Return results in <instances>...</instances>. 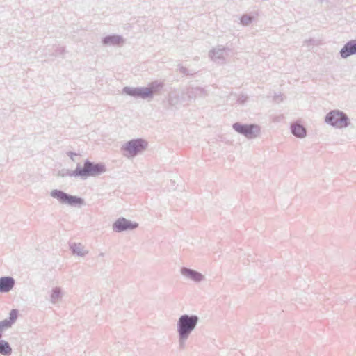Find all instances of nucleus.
Wrapping results in <instances>:
<instances>
[{
	"label": "nucleus",
	"mask_w": 356,
	"mask_h": 356,
	"mask_svg": "<svg viewBox=\"0 0 356 356\" xmlns=\"http://www.w3.org/2000/svg\"><path fill=\"white\" fill-rule=\"evenodd\" d=\"M122 92L127 95L143 99H149V95H151L146 87L126 86L122 89Z\"/></svg>",
	"instance_id": "obj_9"
},
{
	"label": "nucleus",
	"mask_w": 356,
	"mask_h": 356,
	"mask_svg": "<svg viewBox=\"0 0 356 356\" xmlns=\"http://www.w3.org/2000/svg\"><path fill=\"white\" fill-rule=\"evenodd\" d=\"M313 42V40H306L305 42Z\"/></svg>",
	"instance_id": "obj_28"
},
{
	"label": "nucleus",
	"mask_w": 356,
	"mask_h": 356,
	"mask_svg": "<svg viewBox=\"0 0 356 356\" xmlns=\"http://www.w3.org/2000/svg\"><path fill=\"white\" fill-rule=\"evenodd\" d=\"M179 71L180 73L183 74L185 76H190L194 74L195 72H191L188 69L184 66H179Z\"/></svg>",
	"instance_id": "obj_24"
},
{
	"label": "nucleus",
	"mask_w": 356,
	"mask_h": 356,
	"mask_svg": "<svg viewBox=\"0 0 356 356\" xmlns=\"http://www.w3.org/2000/svg\"><path fill=\"white\" fill-rule=\"evenodd\" d=\"M104 46H115L124 43L123 38L120 35H109L102 38Z\"/></svg>",
	"instance_id": "obj_15"
},
{
	"label": "nucleus",
	"mask_w": 356,
	"mask_h": 356,
	"mask_svg": "<svg viewBox=\"0 0 356 356\" xmlns=\"http://www.w3.org/2000/svg\"><path fill=\"white\" fill-rule=\"evenodd\" d=\"M17 315L18 311L17 309H12L10 312L9 318L0 321V339L3 337V333L11 327L12 325L15 322Z\"/></svg>",
	"instance_id": "obj_12"
},
{
	"label": "nucleus",
	"mask_w": 356,
	"mask_h": 356,
	"mask_svg": "<svg viewBox=\"0 0 356 356\" xmlns=\"http://www.w3.org/2000/svg\"><path fill=\"white\" fill-rule=\"evenodd\" d=\"M58 176L60 177H79V166L78 164L74 170H70L69 169L63 168L58 172Z\"/></svg>",
	"instance_id": "obj_20"
},
{
	"label": "nucleus",
	"mask_w": 356,
	"mask_h": 356,
	"mask_svg": "<svg viewBox=\"0 0 356 356\" xmlns=\"http://www.w3.org/2000/svg\"><path fill=\"white\" fill-rule=\"evenodd\" d=\"M209 90L206 87L199 86H190L185 92L189 102L194 101L197 98L204 99L209 96Z\"/></svg>",
	"instance_id": "obj_7"
},
{
	"label": "nucleus",
	"mask_w": 356,
	"mask_h": 356,
	"mask_svg": "<svg viewBox=\"0 0 356 356\" xmlns=\"http://www.w3.org/2000/svg\"><path fill=\"white\" fill-rule=\"evenodd\" d=\"M280 96H275V100L277 101L278 99H280Z\"/></svg>",
	"instance_id": "obj_27"
},
{
	"label": "nucleus",
	"mask_w": 356,
	"mask_h": 356,
	"mask_svg": "<svg viewBox=\"0 0 356 356\" xmlns=\"http://www.w3.org/2000/svg\"><path fill=\"white\" fill-rule=\"evenodd\" d=\"M100 257H104V254L103 252L100 253L99 254Z\"/></svg>",
	"instance_id": "obj_29"
},
{
	"label": "nucleus",
	"mask_w": 356,
	"mask_h": 356,
	"mask_svg": "<svg viewBox=\"0 0 356 356\" xmlns=\"http://www.w3.org/2000/svg\"><path fill=\"white\" fill-rule=\"evenodd\" d=\"M253 19H254V17L252 16H250L248 15H243L241 17V23L243 26H248L252 23V22L253 21Z\"/></svg>",
	"instance_id": "obj_23"
},
{
	"label": "nucleus",
	"mask_w": 356,
	"mask_h": 356,
	"mask_svg": "<svg viewBox=\"0 0 356 356\" xmlns=\"http://www.w3.org/2000/svg\"><path fill=\"white\" fill-rule=\"evenodd\" d=\"M79 177L87 179L90 177H97L106 171V165L102 163H94L88 159L83 162V165L78 163Z\"/></svg>",
	"instance_id": "obj_3"
},
{
	"label": "nucleus",
	"mask_w": 356,
	"mask_h": 356,
	"mask_svg": "<svg viewBox=\"0 0 356 356\" xmlns=\"http://www.w3.org/2000/svg\"><path fill=\"white\" fill-rule=\"evenodd\" d=\"M63 298V291L60 287H54L51 289L49 301L51 304L56 305Z\"/></svg>",
	"instance_id": "obj_18"
},
{
	"label": "nucleus",
	"mask_w": 356,
	"mask_h": 356,
	"mask_svg": "<svg viewBox=\"0 0 356 356\" xmlns=\"http://www.w3.org/2000/svg\"><path fill=\"white\" fill-rule=\"evenodd\" d=\"M230 49L220 45L217 46L209 51L208 56L210 59L216 63H224L226 61V56Z\"/></svg>",
	"instance_id": "obj_8"
},
{
	"label": "nucleus",
	"mask_w": 356,
	"mask_h": 356,
	"mask_svg": "<svg viewBox=\"0 0 356 356\" xmlns=\"http://www.w3.org/2000/svg\"><path fill=\"white\" fill-rule=\"evenodd\" d=\"M13 349L10 343L6 341L0 339V355L3 356H10Z\"/></svg>",
	"instance_id": "obj_21"
},
{
	"label": "nucleus",
	"mask_w": 356,
	"mask_h": 356,
	"mask_svg": "<svg viewBox=\"0 0 356 356\" xmlns=\"http://www.w3.org/2000/svg\"><path fill=\"white\" fill-rule=\"evenodd\" d=\"M180 273L185 279L196 283L201 282L205 279L204 275L201 273L188 267H181Z\"/></svg>",
	"instance_id": "obj_11"
},
{
	"label": "nucleus",
	"mask_w": 356,
	"mask_h": 356,
	"mask_svg": "<svg viewBox=\"0 0 356 356\" xmlns=\"http://www.w3.org/2000/svg\"><path fill=\"white\" fill-rule=\"evenodd\" d=\"M66 154L73 162L76 161L78 160V157L80 156V154L71 151L67 152Z\"/></svg>",
	"instance_id": "obj_26"
},
{
	"label": "nucleus",
	"mask_w": 356,
	"mask_h": 356,
	"mask_svg": "<svg viewBox=\"0 0 356 356\" xmlns=\"http://www.w3.org/2000/svg\"><path fill=\"white\" fill-rule=\"evenodd\" d=\"M248 96L247 95L241 94L238 97L237 102L240 104H244L245 103H246L248 102Z\"/></svg>",
	"instance_id": "obj_25"
},
{
	"label": "nucleus",
	"mask_w": 356,
	"mask_h": 356,
	"mask_svg": "<svg viewBox=\"0 0 356 356\" xmlns=\"http://www.w3.org/2000/svg\"><path fill=\"white\" fill-rule=\"evenodd\" d=\"M138 227L136 222H131L125 218L121 217L117 219L113 224V229L116 232L133 230Z\"/></svg>",
	"instance_id": "obj_10"
},
{
	"label": "nucleus",
	"mask_w": 356,
	"mask_h": 356,
	"mask_svg": "<svg viewBox=\"0 0 356 356\" xmlns=\"http://www.w3.org/2000/svg\"><path fill=\"white\" fill-rule=\"evenodd\" d=\"M342 58H347L356 54V40H351L346 42L339 51Z\"/></svg>",
	"instance_id": "obj_13"
},
{
	"label": "nucleus",
	"mask_w": 356,
	"mask_h": 356,
	"mask_svg": "<svg viewBox=\"0 0 356 356\" xmlns=\"http://www.w3.org/2000/svg\"><path fill=\"white\" fill-rule=\"evenodd\" d=\"M200 318L195 314L181 315L176 324L178 344L180 350L186 348V343L191 334L195 330Z\"/></svg>",
	"instance_id": "obj_1"
},
{
	"label": "nucleus",
	"mask_w": 356,
	"mask_h": 356,
	"mask_svg": "<svg viewBox=\"0 0 356 356\" xmlns=\"http://www.w3.org/2000/svg\"><path fill=\"white\" fill-rule=\"evenodd\" d=\"M70 248L73 254L79 257H84L88 253V251L85 250L81 243H71Z\"/></svg>",
	"instance_id": "obj_17"
},
{
	"label": "nucleus",
	"mask_w": 356,
	"mask_h": 356,
	"mask_svg": "<svg viewBox=\"0 0 356 356\" xmlns=\"http://www.w3.org/2000/svg\"><path fill=\"white\" fill-rule=\"evenodd\" d=\"M324 120L326 124L339 129L347 128L351 124L348 115L339 109L328 112Z\"/></svg>",
	"instance_id": "obj_2"
},
{
	"label": "nucleus",
	"mask_w": 356,
	"mask_h": 356,
	"mask_svg": "<svg viewBox=\"0 0 356 356\" xmlns=\"http://www.w3.org/2000/svg\"><path fill=\"white\" fill-rule=\"evenodd\" d=\"M15 279L10 276L0 277V293H8L15 286Z\"/></svg>",
	"instance_id": "obj_14"
},
{
	"label": "nucleus",
	"mask_w": 356,
	"mask_h": 356,
	"mask_svg": "<svg viewBox=\"0 0 356 356\" xmlns=\"http://www.w3.org/2000/svg\"><path fill=\"white\" fill-rule=\"evenodd\" d=\"M164 84L163 82L161 81H154L152 83H150L147 87H146L149 92H150V95H149V99H152V97H154V95L155 94H156L163 87Z\"/></svg>",
	"instance_id": "obj_19"
},
{
	"label": "nucleus",
	"mask_w": 356,
	"mask_h": 356,
	"mask_svg": "<svg viewBox=\"0 0 356 356\" xmlns=\"http://www.w3.org/2000/svg\"><path fill=\"white\" fill-rule=\"evenodd\" d=\"M50 195L60 203L72 207L81 206L84 204V200L81 197L70 195L58 189L52 190Z\"/></svg>",
	"instance_id": "obj_5"
},
{
	"label": "nucleus",
	"mask_w": 356,
	"mask_h": 356,
	"mask_svg": "<svg viewBox=\"0 0 356 356\" xmlns=\"http://www.w3.org/2000/svg\"><path fill=\"white\" fill-rule=\"evenodd\" d=\"M147 145V142L143 139H132L121 147V152L125 157L132 159L144 151Z\"/></svg>",
	"instance_id": "obj_4"
},
{
	"label": "nucleus",
	"mask_w": 356,
	"mask_h": 356,
	"mask_svg": "<svg viewBox=\"0 0 356 356\" xmlns=\"http://www.w3.org/2000/svg\"><path fill=\"white\" fill-rule=\"evenodd\" d=\"M291 131L293 136L299 138H303L307 135L306 128L298 122L291 124Z\"/></svg>",
	"instance_id": "obj_16"
},
{
	"label": "nucleus",
	"mask_w": 356,
	"mask_h": 356,
	"mask_svg": "<svg viewBox=\"0 0 356 356\" xmlns=\"http://www.w3.org/2000/svg\"><path fill=\"white\" fill-rule=\"evenodd\" d=\"M232 127L237 133L245 136L248 139L256 138L260 134V127L254 124H245L235 122Z\"/></svg>",
	"instance_id": "obj_6"
},
{
	"label": "nucleus",
	"mask_w": 356,
	"mask_h": 356,
	"mask_svg": "<svg viewBox=\"0 0 356 356\" xmlns=\"http://www.w3.org/2000/svg\"><path fill=\"white\" fill-rule=\"evenodd\" d=\"M168 101L169 105L172 107H177V106L181 102L180 96L177 91L170 92Z\"/></svg>",
	"instance_id": "obj_22"
}]
</instances>
